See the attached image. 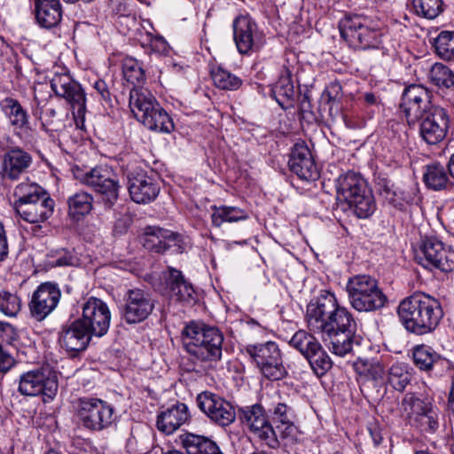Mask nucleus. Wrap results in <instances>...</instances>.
<instances>
[{"label": "nucleus", "mask_w": 454, "mask_h": 454, "mask_svg": "<svg viewBox=\"0 0 454 454\" xmlns=\"http://www.w3.org/2000/svg\"><path fill=\"white\" fill-rule=\"evenodd\" d=\"M397 315L407 332L421 336L437 328L443 310L439 300L424 293H415L400 301Z\"/></svg>", "instance_id": "f257e3e1"}, {"label": "nucleus", "mask_w": 454, "mask_h": 454, "mask_svg": "<svg viewBox=\"0 0 454 454\" xmlns=\"http://www.w3.org/2000/svg\"><path fill=\"white\" fill-rule=\"evenodd\" d=\"M182 339L186 352L207 367L222 359L224 338L219 328L191 322L183 329Z\"/></svg>", "instance_id": "f03ea898"}, {"label": "nucleus", "mask_w": 454, "mask_h": 454, "mask_svg": "<svg viewBox=\"0 0 454 454\" xmlns=\"http://www.w3.org/2000/svg\"><path fill=\"white\" fill-rule=\"evenodd\" d=\"M337 200L359 219L371 217L377 204L366 180L358 173L348 171L336 180Z\"/></svg>", "instance_id": "7ed1b4c3"}, {"label": "nucleus", "mask_w": 454, "mask_h": 454, "mask_svg": "<svg viewBox=\"0 0 454 454\" xmlns=\"http://www.w3.org/2000/svg\"><path fill=\"white\" fill-rule=\"evenodd\" d=\"M356 332L357 324L353 314L347 308L339 306L319 334L333 354L344 356L352 351L354 344H359L361 337Z\"/></svg>", "instance_id": "20e7f679"}, {"label": "nucleus", "mask_w": 454, "mask_h": 454, "mask_svg": "<svg viewBox=\"0 0 454 454\" xmlns=\"http://www.w3.org/2000/svg\"><path fill=\"white\" fill-rule=\"evenodd\" d=\"M339 29L340 36L354 49H375L382 42L380 27L366 16L346 15L340 20Z\"/></svg>", "instance_id": "39448f33"}, {"label": "nucleus", "mask_w": 454, "mask_h": 454, "mask_svg": "<svg viewBox=\"0 0 454 454\" xmlns=\"http://www.w3.org/2000/svg\"><path fill=\"white\" fill-rule=\"evenodd\" d=\"M350 305L359 312H371L385 307L387 298L375 278L369 275H356L346 285Z\"/></svg>", "instance_id": "423d86ee"}, {"label": "nucleus", "mask_w": 454, "mask_h": 454, "mask_svg": "<svg viewBox=\"0 0 454 454\" xmlns=\"http://www.w3.org/2000/svg\"><path fill=\"white\" fill-rule=\"evenodd\" d=\"M402 407L407 412L411 427L424 434H434L439 428V409L433 396L406 393L402 400Z\"/></svg>", "instance_id": "0eeeda50"}, {"label": "nucleus", "mask_w": 454, "mask_h": 454, "mask_svg": "<svg viewBox=\"0 0 454 454\" xmlns=\"http://www.w3.org/2000/svg\"><path fill=\"white\" fill-rule=\"evenodd\" d=\"M121 170L128 180V190L131 200L137 204L153 201L160 191V183L153 172L137 160L122 163Z\"/></svg>", "instance_id": "6e6552de"}, {"label": "nucleus", "mask_w": 454, "mask_h": 454, "mask_svg": "<svg viewBox=\"0 0 454 454\" xmlns=\"http://www.w3.org/2000/svg\"><path fill=\"white\" fill-rule=\"evenodd\" d=\"M114 407L105 400L96 397H80L75 404L78 423L90 432H102L115 421Z\"/></svg>", "instance_id": "1a4fd4ad"}, {"label": "nucleus", "mask_w": 454, "mask_h": 454, "mask_svg": "<svg viewBox=\"0 0 454 454\" xmlns=\"http://www.w3.org/2000/svg\"><path fill=\"white\" fill-rule=\"evenodd\" d=\"M289 344L305 357L317 377L325 375L332 368L331 357L311 333L300 330L293 335Z\"/></svg>", "instance_id": "9d476101"}, {"label": "nucleus", "mask_w": 454, "mask_h": 454, "mask_svg": "<svg viewBox=\"0 0 454 454\" xmlns=\"http://www.w3.org/2000/svg\"><path fill=\"white\" fill-rule=\"evenodd\" d=\"M245 351L268 380H279L287 374L283 365L280 349L276 342L267 341L247 345L245 347Z\"/></svg>", "instance_id": "9b49d317"}, {"label": "nucleus", "mask_w": 454, "mask_h": 454, "mask_svg": "<svg viewBox=\"0 0 454 454\" xmlns=\"http://www.w3.org/2000/svg\"><path fill=\"white\" fill-rule=\"evenodd\" d=\"M81 183L90 186L100 195L106 208H111L118 200L120 184L113 171L103 166H98L87 172L78 171L74 174Z\"/></svg>", "instance_id": "f8f14e48"}, {"label": "nucleus", "mask_w": 454, "mask_h": 454, "mask_svg": "<svg viewBox=\"0 0 454 454\" xmlns=\"http://www.w3.org/2000/svg\"><path fill=\"white\" fill-rule=\"evenodd\" d=\"M59 388L58 379L50 369H39L20 375L19 391L23 395L43 396V402L52 400Z\"/></svg>", "instance_id": "ddd939ff"}, {"label": "nucleus", "mask_w": 454, "mask_h": 454, "mask_svg": "<svg viewBox=\"0 0 454 454\" xmlns=\"http://www.w3.org/2000/svg\"><path fill=\"white\" fill-rule=\"evenodd\" d=\"M239 418L266 446L276 450L278 436L261 404L245 406L239 410Z\"/></svg>", "instance_id": "4468645a"}, {"label": "nucleus", "mask_w": 454, "mask_h": 454, "mask_svg": "<svg viewBox=\"0 0 454 454\" xmlns=\"http://www.w3.org/2000/svg\"><path fill=\"white\" fill-rule=\"evenodd\" d=\"M417 123L421 138L428 145H437L447 136L450 115L445 108L435 106L423 113Z\"/></svg>", "instance_id": "2eb2a0df"}, {"label": "nucleus", "mask_w": 454, "mask_h": 454, "mask_svg": "<svg viewBox=\"0 0 454 454\" xmlns=\"http://www.w3.org/2000/svg\"><path fill=\"white\" fill-rule=\"evenodd\" d=\"M51 88L57 96L65 98L71 105L75 119L84 118L86 97L80 83L68 74L56 73L51 80Z\"/></svg>", "instance_id": "dca6fc26"}, {"label": "nucleus", "mask_w": 454, "mask_h": 454, "mask_svg": "<svg viewBox=\"0 0 454 454\" xmlns=\"http://www.w3.org/2000/svg\"><path fill=\"white\" fill-rule=\"evenodd\" d=\"M233 37L240 54H250L258 51L265 43V37L259 30L257 24L251 17L240 15L232 24Z\"/></svg>", "instance_id": "f3484780"}, {"label": "nucleus", "mask_w": 454, "mask_h": 454, "mask_svg": "<svg viewBox=\"0 0 454 454\" xmlns=\"http://www.w3.org/2000/svg\"><path fill=\"white\" fill-rule=\"evenodd\" d=\"M77 320L92 336L102 337L108 332L111 313L106 302L98 298L90 297L82 305V317Z\"/></svg>", "instance_id": "a211bd4d"}, {"label": "nucleus", "mask_w": 454, "mask_h": 454, "mask_svg": "<svg viewBox=\"0 0 454 454\" xmlns=\"http://www.w3.org/2000/svg\"><path fill=\"white\" fill-rule=\"evenodd\" d=\"M154 309V301L150 294L143 289H129L123 296L121 306L122 319L129 325L145 320Z\"/></svg>", "instance_id": "6ab92c4d"}, {"label": "nucleus", "mask_w": 454, "mask_h": 454, "mask_svg": "<svg viewBox=\"0 0 454 454\" xmlns=\"http://www.w3.org/2000/svg\"><path fill=\"white\" fill-rule=\"evenodd\" d=\"M200 410L213 422L227 427L234 422L236 413L233 406L224 398L211 391H203L197 395Z\"/></svg>", "instance_id": "aec40b11"}, {"label": "nucleus", "mask_w": 454, "mask_h": 454, "mask_svg": "<svg viewBox=\"0 0 454 454\" xmlns=\"http://www.w3.org/2000/svg\"><path fill=\"white\" fill-rule=\"evenodd\" d=\"M430 98V92L420 84H411L404 89L400 108L409 126L417 124L423 113L436 106L431 103Z\"/></svg>", "instance_id": "412c9836"}, {"label": "nucleus", "mask_w": 454, "mask_h": 454, "mask_svg": "<svg viewBox=\"0 0 454 454\" xmlns=\"http://www.w3.org/2000/svg\"><path fill=\"white\" fill-rule=\"evenodd\" d=\"M61 291L57 283H41L28 303L31 317L36 321L45 319L58 306Z\"/></svg>", "instance_id": "4be33fe9"}, {"label": "nucleus", "mask_w": 454, "mask_h": 454, "mask_svg": "<svg viewBox=\"0 0 454 454\" xmlns=\"http://www.w3.org/2000/svg\"><path fill=\"white\" fill-rule=\"evenodd\" d=\"M339 306L334 294L329 292L311 300L306 311L309 329L319 334L321 328L325 327Z\"/></svg>", "instance_id": "5701e85b"}, {"label": "nucleus", "mask_w": 454, "mask_h": 454, "mask_svg": "<svg viewBox=\"0 0 454 454\" xmlns=\"http://www.w3.org/2000/svg\"><path fill=\"white\" fill-rule=\"evenodd\" d=\"M92 335L77 319L64 324L59 332V343L72 356L84 351Z\"/></svg>", "instance_id": "b1692460"}, {"label": "nucleus", "mask_w": 454, "mask_h": 454, "mask_svg": "<svg viewBox=\"0 0 454 454\" xmlns=\"http://www.w3.org/2000/svg\"><path fill=\"white\" fill-rule=\"evenodd\" d=\"M288 166L300 179L314 181L319 177V172L312 153L305 142L296 143L290 153Z\"/></svg>", "instance_id": "393cba45"}, {"label": "nucleus", "mask_w": 454, "mask_h": 454, "mask_svg": "<svg viewBox=\"0 0 454 454\" xmlns=\"http://www.w3.org/2000/svg\"><path fill=\"white\" fill-rule=\"evenodd\" d=\"M33 163L32 155L20 146H11L1 158L4 178L16 181L26 174Z\"/></svg>", "instance_id": "a878e982"}, {"label": "nucleus", "mask_w": 454, "mask_h": 454, "mask_svg": "<svg viewBox=\"0 0 454 454\" xmlns=\"http://www.w3.org/2000/svg\"><path fill=\"white\" fill-rule=\"evenodd\" d=\"M412 360L415 366L429 375L441 376L449 368V361L432 347L421 344L412 348Z\"/></svg>", "instance_id": "bb28decb"}, {"label": "nucleus", "mask_w": 454, "mask_h": 454, "mask_svg": "<svg viewBox=\"0 0 454 454\" xmlns=\"http://www.w3.org/2000/svg\"><path fill=\"white\" fill-rule=\"evenodd\" d=\"M162 275L166 288L171 296L181 301H190L193 299V286L185 279L181 270L168 266Z\"/></svg>", "instance_id": "cd10ccee"}, {"label": "nucleus", "mask_w": 454, "mask_h": 454, "mask_svg": "<svg viewBox=\"0 0 454 454\" xmlns=\"http://www.w3.org/2000/svg\"><path fill=\"white\" fill-rule=\"evenodd\" d=\"M189 418L186 404L177 403L157 416L156 426L159 431L170 434L186 423Z\"/></svg>", "instance_id": "c85d7f7f"}, {"label": "nucleus", "mask_w": 454, "mask_h": 454, "mask_svg": "<svg viewBox=\"0 0 454 454\" xmlns=\"http://www.w3.org/2000/svg\"><path fill=\"white\" fill-rule=\"evenodd\" d=\"M37 24L50 29L59 25L62 19V7L59 0H33Z\"/></svg>", "instance_id": "c756f323"}, {"label": "nucleus", "mask_w": 454, "mask_h": 454, "mask_svg": "<svg viewBox=\"0 0 454 454\" xmlns=\"http://www.w3.org/2000/svg\"><path fill=\"white\" fill-rule=\"evenodd\" d=\"M55 207L54 200L51 196L43 197L38 201L27 204L15 210L16 213L26 222L30 223H42L47 221L53 214Z\"/></svg>", "instance_id": "7c9ffc66"}, {"label": "nucleus", "mask_w": 454, "mask_h": 454, "mask_svg": "<svg viewBox=\"0 0 454 454\" xmlns=\"http://www.w3.org/2000/svg\"><path fill=\"white\" fill-rule=\"evenodd\" d=\"M271 97L283 109L294 106L297 91L292 80L290 70L285 68L278 80L271 87Z\"/></svg>", "instance_id": "2f4dec72"}, {"label": "nucleus", "mask_w": 454, "mask_h": 454, "mask_svg": "<svg viewBox=\"0 0 454 454\" xmlns=\"http://www.w3.org/2000/svg\"><path fill=\"white\" fill-rule=\"evenodd\" d=\"M180 442L187 454H224L216 442L204 435L186 433Z\"/></svg>", "instance_id": "473e14b6"}, {"label": "nucleus", "mask_w": 454, "mask_h": 454, "mask_svg": "<svg viewBox=\"0 0 454 454\" xmlns=\"http://www.w3.org/2000/svg\"><path fill=\"white\" fill-rule=\"evenodd\" d=\"M0 108L14 129L28 128L29 115L21 104L13 98L6 97L0 101Z\"/></svg>", "instance_id": "72a5a7b5"}, {"label": "nucleus", "mask_w": 454, "mask_h": 454, "mask_svg": "<svg viewBox=\"0 0 454 454\" xmlns=\"http://www.w3.org/2000/svg\"><path fill=\"white\" fill-rule=\"evenodd\" d=\"M449 171L439 162H434L425 167L423 181L427 187L434 191L450 190L454 184L450 181Z\"/></svg>", "instance_id": "f704fd0d"}, {"label": "nucleus", "mask_w": 454, "mask_h": 454, "mask_svg": "<svg viewBox=\"0 0 454 454\" xmlns=\"http://www.w3.org/2000/svg\"><path fill=\"white\" fill-rule=\"evenodd\" d=\"M155 97L148 90L134 86L129 91V106L136 119L141 122L146 118L148 107L154 104Z\"/></svg>", "instance_id": "c9c22d12"}, {"label": "nucleus", "mask_w": 454, "mask_h": 454, "mask_svg": "<svg viewBox=\"0 0 454 454\" xmlns=\"http://www.w3.org/2000/svg\"><path fill=\"white\" fill-rule=\"evenodd\" d=\"M13 196L14 209L17 210L20 207H25L27 204H30L48 197L50 194L42 186L35 183H21L15 187Z\"/></svg>", "instance_id": "e433bc0d"}, {"label": "nucleus", "mask_w": 454, "mask_h": 454, "mask_svg": "<svg viewBox=\"0 0 454 454\" xmlns=\"http://www.w3.org/2000/svg\"><path fill=\"white\" fill-rule=\"evenodd\" d=\"M446 246L435 237L422 239L419 249L416 251L415 259L424 268H431V264Z\"/></svg>", "instance_id": "4c0bfd02"}, {"label": "nucleus", "mask_w": 454, "mask_h": 454, "mask_svg": "<svg viewBox=\"0 0 454 454\" xmlns=\"http://www.w3.org/2000/svg\"><path fill=\"white\" fill-rule=\"evenodd\" d=\"M412 380V368L405 363H395L387 370V382L395 391L403 392Z\"/></svg>", "instance_id": "58836bf2"}, {"label": "nucleus", "mask_w": 454, "mask_h": 454, "mask_svg": "<svg viewBox=\"0 0 454 454\" xmlns=\"http://www.w3.org/2000/svg\"><path fill=\"white\" fill-rule=\"evenodd\" d=\"M68 215L79 220L87 215L93 208V197L90 193L81 191L71 195L67 200Z\"/></svg>", "instance_id": "ea45409f"}, {"label": "nucleus", "mask_w": 454, "mask_h": 454, "mask_svg": "<svg viewBox=\"0 0 454 454\" xmlns=\"http://www.w3.org/2000/svg\"><path fill=\"white\" fill-rule=\"evenodd\" d=\"M212 224L220 227L223 223H235L248 218L247 213L237 207H212Z\"/></svg>", "instance_id": "a19ab883"}, {"label": "nucleus", "mask_w": 454, "mask_h": 454, "mask_svg": "<svg viewBox=\"0 0 454 454\" xmlns=\"http://www.w3.org/2000/svg\"><path fill=\"white\" fill-rule=\"evenodd\" d=\"M354 369L357 374L364 377L366 380L374 381L382 380L384 375V367L377 359L357 358L354 363Z\"/></svg>", "instance_id": "79ce46f5"}, {"label": "nucleus", "mask_w": 454, "mask_h": 454, "mask_svg": "<svg viewBox=\"0 0 454 454\" xmlns=\"http://www.w3.org/2000/svg\"><path fill=\"white\" fill-rule=\"evenodd\" d=\"M275 431L278 443L276 449H278L280 446L294 449L296 445L302 442L303 434L299 430L294 423L277 427Z\"/></svg>", "instance_id": "37998d69"}, {"label": "nucleus", "mask_w": 454, "mask_h": 454, "mask_svg": "<svg viewBox=\"0 0 454 454\" xmlns=\"http://www.w3.org/2000/svg\"><path fill=\"white\" fill-rule=\"evenodd\" d=\"M142 123L151 130L164 133H170L175 128L172 118L162 107L158 109V112H154L151 117H146Z\"/></svg>", "instance_id": "c03bdc74"}, {"label": "nucleus", "mask_w": 454, "mask_h": 454, "mask_svg": "<svg viewBox=\"0 0 454 454\" xmlns=\"http://www.w3.org/2000/svg\"><path fill=\"white\" fill-rule=\"evenodd\" d=\"M436 54L444 60H454V31H442L434 38Z\"/></svg>", "instance_id": "a18cd8bd"}, {"label": "nucleus", "mask_w": 454, "mask_h": 454, "mask_svg": "<svg viewBox=\"0 0 454 454\" xmlns=\"http://www.w3.org/2000/svg\"><path fill=\"white\" fill-rule=\"evenodd\" d=\"M214 84L226 90H236L242 85V80L231 72L218 67L211 70Z\"/></svg>", "instance_id": "49530a36"}, {"label": "nucleus", "mask_w": 454, "mask_h": 454, "mask_svg": "<svg viewBox=\"0 0 454 454\" xmlns=\"http://www.w3.org/2000/svg\"><path fill=\"white\" fill-rule=\"evenodd\" d=\"M67 121V113L57 111L54 108H48L44 113L42 124L47 132L59 134L66 129Z\"/></svg>", "instance_id": "de8ad7c7"}, {"label": "nucleus", "mask_w": 454, "mask_h": 454, "mask_svg": "<svg viewBox=\"0 0 454 454\" xmlns=\"http://www.w3.org/2000/svg\"><path fill=\"white\" fill-rule=\"evenodd\" d=\"M166 239V230L158 227L148 226L145 229L143 239V246L147 250L157 253H164L163 242Z\"/></svg>", "instance_id": "09e8293b"}, {"label": "nucleus", "mask_w": 454, "mask_h": 454, "mask_svg": "<svg viewBox=\"0 0 454 454\" xmlns=\"http://www.w3.org/2000/svg\"><path fill=\"white\" fill-rule=\"evenodd\" d=\"M124 79L131 84H140L145 80V70L141 64L133 58H126L122 61Z\"/></svg>", "instance_id": "8fccbe9b"}, {"label": "nucleus", "mask_w": 454, "mask_h": 454, "mask_svg": "<svg viewBox=\"0 0 454 454\" xmlns=\"http://www.w3.org/2000/svg\"><path fill=\"white\" fill-rule=\"evenodd\" d=\"M430 79L438 87L447 89L454 87V72L441 63H436L432 67Z\"/></svg>", "instance_id": "3c124183"}, {"label": "nucleus", "mask_w": 454, "mask_h": 454, "mask_svg": "<svg viewBox=\"0 0 454 454\" xmlns=\"http://www.w3.org/2000/svg\"><path fill=\"white\" fill-rule=\"evenodd\" d=\"M416 14L434 19L442 12V0H411Z\"/></svg>", "instance_id": "603ef678"}, {"label": "nucleus", "mask_w": 454, "mask_h": 454, "mask_svg": "<svg viewBox=\"0 0 454 454\" xmlns=\"http://www.w3.org/2000/svg\"><path fill=\"white\" fill-rule=\"evenodd\" d=\"M272 422L275 425L274 429L277 427L286 426L294 423L295 417L294 410L291 406L285 403H278L270 410Z\"/></svg>", "instance_id": "864d4df0"}, {"label": "nucleus", "mask_w": 454, "mask_h": 454, "mask_svg": "<svg viewBox=\"0 0 454 454\" xmlns=\"http://www.w3.org/2000/svg\"><path fill=\"white\" fill-rule=\"evenodd\" d=\"M20 307V300L16 294L0 291V312L8 317H14L19 313Z\"/></svg>", "instance_id": "5fc2aeb1"}, {"label": "nucleus", "mask_w": 454, "mask_h": 454, "mask_svg": "<svg viewBox=\"0 0 454 454\" xmlns=\"http://www.w3.org/2000/svg\"><path fill=\"white\" fill-rule=\"evenodd\" d=\"M429 270H439L442 272L449 273L454 270V250L446 247L440 252L439 255L431 264Z\"/></svg>", "instance_id": "6e6d98bb"}, {"label": "nucleus", "mask_w": 454, "mask_h": 454, "mask_svg": "<svg viewBox=\"0 0 454 454\" xmlns=\"http://www.w3.org/2000/svg\"><path fill=\"white\" fill-rule=\"evenodd\" d=\"M164 253L172 251L176 254H182L186 248V243L184 241L182 236L171 231L166 230V239L163 242Z\"/></svg>", "instance_id": "4d7b16f0"}, {"label": "nucleus", "mask_w": 454, "mask_h": 454, "mask_svg": "<svg viewBox=\"0 0 454 454\" xmlns=\"http://www.w3.org/2000/svg\"><path fill=\"white\" fill-rule=\"evenodd\" d=\"M17 338L16 329L11 324L0 322V345H13Z\"/></svg>", "instance_id": "13d9d810"}, {"label": "nucleus", "mask_w": 454, "mask_h": 454, "mask_svg": "<svg viewBox=\"0 0 454 454\" xmlns=\"http://www.w3.org/2000/svg\"><path fill=\"white\" fill-rule=\"evenodd\" d=\"M385 201L400 211L405 210V206L409 203L408 198L399 188L395 190V192L391 193Z\"/></svg>", "instance_id": "bf43d9fd"}, {"label": "nucleus", "mask_w": 454, "mask_h": 454, "mask_svg": "<svg viewBox=\"0 0 454 454\" xmlns=\"http://www.w3.org/2000/svg\"><path fill=\"white\" fill-rule=\"evenodd\" d=\"M78 263V258L70 251L65 250L55 260L53 265L58 267L74 266Z\"/></svg>", "instance_id": "052dcab7"}, {"label": "nucleus", "mask_w": 454, "mask_h": 454, "mask_svg": "<svg viewBox=\"0 0 454 454\" xmlns=\"http://www.w3.org/2000/svg\"><path fill=\"white\" fill-rule=\"evenodd\" d=\"M93 88L103 101L106 103L111 102V92L108 85L104 80H97L93 84Z\"/></svg>", "instance_id": "680f3d73"}, {"label": "nucleus", "mask_w": 454, "mask_h": 454, "mask_svg": "<svg viewBox=\"0 0 454 454\" xmlns=\"http://www.w3.org/2000/svg\"><path fill=\"white\" fill-rule=\"evenodd\" d=\"M13 364V357L4 348V345H0V372H7Z\"/></svg>", "instance_id": "e2e57ef3"}, {"label": "nucleus", "mask_w": 454, "mask_h": 454, "mask_svg": "<svg viewBox=\"0 0 454 454\" xmlns=\"http://www.w3.org/2000/svg\"><path fill=\"white\" fill-rule=\"evenodd\" d=\"M9 253L5 231L2 223H0V262L4 261Z\"/></svg>", "instance_id": "0e129e2a"}, {"label": "nucleus", "mask_w": 454, "mask_h": 454, "mask_svg": "<svg viewBox=\"0 0 454 454\" xmlns=\"http://www.w3.org/2000/svg\"><path fill=\"white\" fill-rule=\"evenodd\" d=\"M375 184L380 195L390 187L394 183L388 178L387 176L379 174L375 176Z\"/></svg>", "instance_id": "69168bd1"}, {"label": "nucleus", "mask_w": 454, "mask_h": 454, "mask_svg": "<svg viewBox=\"0 0 454 454\" xmlns=\"http://www.w3.org/2000/svg\"><path fill=\"white\" fill-rule=\"evenodd\" d=\"M324 95H333L337 98H342L343 92L342 87L338 81L330 82L324 90Z\"/></svg>", "instance_id": "338daca9"}, {"label": "nucleus", "mask_w": 454, "mask_h": 454, "mask_svg": "<svg viewBox=\"0 0 454 454\" xmlns=\"http://www.w3.org/2000/svg\"><path fill=\"white\" fill-rule=\"evenodd\" d=\"M368 430H369L370 435L372 439L373 444L375 446H379L383 441L381 429L377 425H371L368 427Z\"/></svg>", "instance_id": "774afa93"}]
</instances>
